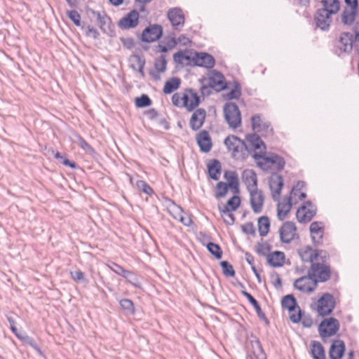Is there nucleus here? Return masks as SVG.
<instances>
[{
	"mask_svg": "<svg viewBox=\"0 0 359 359\" xmlns=\"http://www.w3.org/2000/svg\"><path fill=\"white\" fill-rule=\"evenodd\" d=\"M173 60L176 64L182 65L184 60L189 63L192 62L194 66L212 68L215 65V60L212 55L208 53L196 52L192 50H180L173 55Z\"/></svg>",
	"mask_w": 359,
	"mask_h": 359,
	"instance_id": "obj_1",
	"label": "nucleus"
},
{
	"mask_svg": "<svg viewBox=\"0 0 359 359\" xmlns=\"http://www.w3.org/2000/svg\"><path fill=\"white\" fill-rule=\"evenodd\" d=\"M224 144L226 147L228 151L231 153L232 158L237 159H245L246 158V151H249L248 146L244 140L236 135H228L225 138Z\"/></svg>",
	"mask_w": 359,
	"mask_h": 359,
	"instance_id": "obj_2",
	"label": "nucleus"
},
{
	"mask_svg": "<svg viewBox=\"0 0 359 359\" xmlns=\"http://www.w3.org/2000/svg\"><path fill=\"white\" fill-rule=\"evenodd\" d=\"M333 44L335 53L339 56L344 54L349 55L354 48L353 34L348 32H343L336 39Z\"/></svg>",
	"mask_w": 359,
	"mask_h": 359,
	"instance_id": "obj_3",
	"label": "nucleus"
},
{
	"mask_svg": "<svg viewBox=\"0 0 359 359\" xmlns=\"http://www.w3.org/2000/svg\"><path fill=\"white\" fill-rule=\"evenodd\" d=\"M317 304H311L312 310H316L318 316L324 317L330 315L336 305L335 299L332 294L326 292L317 301Z\"/></svg>",
	"mask_w": 359,
	"mask_h": 359,
	"instance_id": "obj_4",
	"label": "nucleus"
},
{
	"mask_svg": "<svg viewBox=\"0 0 359 359\" xmlns=\"http://www.w3.org/2000/svg\"><path fill=\"white\" fill-rule=\"evenodd\" d=\"M223 111L225 121L230 128L236 129L241 125V114L236 103L226 102Z\"/></svg>",
	"mask_w": 359,
	"mask_h": 359,
	"instance_id": "obj_5",
	"label": "nucleus"
},
{
	"mask_svg": "<svg viewBox=\"0 0 359 359\" xmlns=\"http://www.w3.org/2000/svg\"><path fill=\"white\" fill-rule=\"evenodd\" d=\"M340 324L337 319L331 317L323 320L318 325V333L323 341L325 338L334 335L339 330Z\"/></svg>",
	"mask_w": 359,
	"mask_h": 359,
	"instance_id": "obj_6",
	"label": "nucleus"
},
{
	"mask_svg": "<svg viewBox=\"0 0 359 359\" xmlns=\"http://www.w3.org/2000/svg\"><path fill=\"white\" fill-rule=\"evenodd\" d=\"M318 285V280H315L311 274V271H308V274L306 276H303L297 280L293 283V287L304 292V293H311L313 292Z\"/></svg>",
	"mask_w": 359,
	"mask_h": 359,
	"instance_id": "obj_7",
	"label": "nucleus"
},
{
	"mask_svg": "<svg viewBox=\"0 0 359 359\" xmlns=\"http://www.w3.org/2000/svg\"><path fill=\"white\" fill-rule=\"evenodd\" d=\"M309 271H311V274L315 280H318V283L326 282L331 276L330 267L327 264L312 263Z\"/></svg>",
	"mask_w": 359,
	"mask_h": 359,
	"instance_id": "obj_8",
	"label": "nucleus"
},
{
	"mask_svg": "<svg viewBox=\"0 0 359 359\" xmlns=\"http://www.w3.org/2000/svg\"><path fill=\"white\" fill-rule=\"evenodd\" d=\"M163 32V27L161 25L158 24L149 25L143 30L140 39L143 42H154L162 37Z\"/></svg>",
	"mask_w": 359,
	"mask_h": 359,
	"instance_id": "obj_9",
	"label": "nucleus"
},
{
	"mask_svg": "<svg viewBox=\"0 0 359 359\" xmlns=\"http://www.w3.org/2000/svg\"><path fill=\"white\" fill-rule=\"evenodd\" d=\"M334 14L325 10L321 8L317 9L314 15L316 27L323 31H328L332 22V16Z\"/></svg>",
	"mask_w": 359,
	"mask_h": 359,
	"instance_id": "obj_10",
	"label": "nucleus"
},
{
	"mask_svg": "<svg viewBox=\"0 0 359 359\" xmlns=\"http://www.w3.org/2000/svg\"><path fill=\"white\" fill-rule=\"evenodd\" d=\"M316 214V208L310 201H307L297 211L296 217L299 222H310Z\"/></svg>",
	"mask_w": 359,
	"mask_h": 359,
	"instance_id": "obj_11",
	"label": "nucleus"
},
{
	"mask_svg": "<svg viewBox=\"0 0 359 359\" xmlns=\"http://www.w3.org/2000/svg\"><path fill=\"white\" fill-rule=\"evenodd\" d=\"M269 189L271 191V196L273 201H278L281 190L284 185L283 177L278 173H273L269 180Z\"/></svg>",
	"mask_w": 359,
	"mask_h": 359,
	"instance_id": "obj_12",
	"label": "nucleus"
},
{
	"mask_svg": "<svg viewBox=\"0 0 359 359\" xmlns=\"http://www.w3.org/2000/svg\"><path fill=\"white\" fill-rule=\"evenodd\" d=\"M257 164L259 167L266 170L269 168V166L267 165L271 164V165H273L278 171H280L285 167V161L282 156L278 154L269 153L267 156L264 158V162H259Z\"/></svg>",
	"mask_w": 359,
	"mask_h": 359,
	"instance_id": "obj_13",
	"label": "nucleus"
},
{
	"mask_svg": "<svg viewBox=\"0 0 359 359\" xmlns=\"http://www.w3.org/2000/svg\"><path fill=\"white\" fill-rule=\"evenodd\" d=\"M139 18V13L132 10L118 22V26L123 30L133 29L138 25Z\"/></svg>",
	"mask_w": 359,
	"mask_h": 359,
	"instance_id": "obj_14",
	"label": "nucleus"
},
{
	"mask_svg": "<svg viewBox=\"0 0 359 359\" xmlns=\"http://www.w3.org/2000/svg\"><path fill=\"white\" fill-rule=\"evenodd\" d=\"M297 227L293 222L287 221L283 223L279 229L280 239L282 243H289L296 235Z\"/></svg>",
	"mask_w": 359,
	"mask_h": 359,
	"instance_id": "obj_15",
	"label": "nucleus"
},
{
	"mask_svg": "<svg viewBox=\"0 0 359 359\" xmlns=\"http://www.w3.org/2000/svg\"><path fill=\"white\" fill-rule=\"evenodd\" d=\"M250 202L253 212L256 214L262 211L264 195L262 190L257 189L250 192Z\"/></svg>",
	"mask_w": 359,
	"mask_h": 359,
	"instance_id": "obj_16",
	"label": "nucleus"
},
{
	"mask_svg": "<svg viewBox=\"0 0 359 359\" xmlns=\"http://www.w3.org/2000/svg\"><path fill=\"white\" fill-rule=\"evenodd\" d=\"M208 83L217 92L223 90L226 88L224 75L217 70L211 72V74L208 77Z\"/></svg>",
	"mask_w": 359,
	"mask_h": 359,
	"instance_id": "obj_17",
	"label": "nucleus"
},
{
	"mask_svg": "<svg viewBox=\"0 0 359 359\" xmlns=\"http://www.w3.org/2000/svg\"><path fill=\"white\" fill-rule=\"evenodd\" d=\"M168 18L176 30H179L184 25L185 19L183 12L180 8H173L168 11Z\"/></svg>",
	"mask_w": 359,
	"mask_h": 359,
	"instance_id": "obj_18",
	"label": "nucleus"
},
{
	"mask_svg": "<svg viewBox=\"0 0 359 359\" xmlns=\"http://www.w3.org/2000/svg\"><path fill=\"white\" fill-rule=\"evenodd\" d=\"M197 144L201 152L208 153L212 147V139L209 133L203 130L196 135Z\"/></svg>",
	"mask_w": 359,
	"mask_h": 359,
	"instance_id": "obj_19",
	"label": "nucleus"
},
{
	"mask_svg": "<svg viewBox=\"0 0 359 359\" xmlns=\"http://www.w3.org/2000/svg\"><path fill=\"white\" fill-rule=\"evenodd\" d=\"M324 226L322 222H313L310 225V232L312 241L315 246L323 243Z\"/></svg>",
	"mask_w": 359,
	"mask_h": 359,
	"instance_id": "obj_20",
	"label": "nucleus"
},
{
	"mask_svg": "<svg viewBox=\"0 0 359 359\" xmlns=\"http://www.w3.org/2000/svg\"><path fill=\"white\" fill-rule=\"evenodd\" d=\"M206 117V111L203 108L197 109L192 114L189 126L190 128L196 131L199 130L203 125Z\"/></svg>",
	"mask_w": 359,
	"mask_h": 359,
	"instance_id": "obj_21",
	"label": "nucleus"
},
{
	"mask_svg": "<svg viewBox=\"0 0 359 359\" xmlns=\"http://www.w3.org/2000/svg\"><path fill=\"white\" fill-rule=\"evenodd\" d=\"M242 177L249 193L258 189L257 174L253 170H245Z\"/></svg>",
	"mask_w": 359,
	"mask_h": 359,
	"instance_id": "obj_22",
	"label": "nucleus"
},
{
	"mask_svg": "<svg viewBox=\"0 0 359 359\" xmlns=\"http://www.w3.org/2000/svg\"><path fill=\"white\" fill-rule=\"evenodd\" d=\"M345 350V343L342 340H334L330 346L329 357L330 359H341L344 356Z\"/></svg>",
	"mask_w": 359,
	"mask_h": 359,
	"instance_id": "obj_23",
	"label": "nucleus"
},
{
	"mask_svg": "<svg viewBox=\"0 0 359 359\" xmlns=\"http://www.w3.org/2000/svg\"><path fill=\"white\" fill-rule=\"evenodd\" d=\"M92 13L96 18L100 29L104 33H107V32L110 30L111 25V18L104 11L99 12L93 10Z\"/></svg>",
	"mask_w": 359,
	"mask_h": 359,
	"instance_id": "obj_24",
	"label": "nucleus"
},
{
	"mask_svg": "<svg viewBox=\"0 0 359 359\" xmlns=\"http://www.w3.org/2000/svg\"><path fill=\"white\" fill-rule=\"evenodd\" d=\"M248 143L249 151H246L247 155L250 154L252 150H258L264 147V150H266V145L261 137L256 133L248 134L245 137Z\"/></svg>",
	"mask_w": 359,
	"mask_h": 359,
	"instance_id": "obj_25",
	"label": "nucleus"
},
{
	"mask_svg": "<svg viewBox=\"0 0 359 359\" xmlns=\"http://www.w3.org/2000/svg\"><path fill=\"white\" fill-rule=\"evenodd\" d=\"M209 176L214 180H218L222 172V164L217 159H212L207 164Z\"/></svg>",
	"mask_w": 359,
	"mask_h": 359,
	"instance_id": "obj_26",
	"label": "nucleus"
},
{
	"mask_svg": "<svg viewBox=\"0 0 359 359\" xmlns=\"http://www.w3.org/2000/svg\"><path fill=\"white\" fill-rule=\"evenodd\" d=\"M241 294L248 299V302L254 307L258 317L264 320L266 324L269 323V320L266 316L265 313L262 311L260 305L258 302L247 291L242 290Z\"/></svg>",
	"mask_w": 359,
	"mask_h": 359,
	"instance_id": "obj_27",
	"label": "nucleus"
},
{
	"mask_svg": "<svg viewBox=\"0 0 359 359\" xmlns=\"http://www.w3.org/2000/svg\"><path fill=\"white\" fill-rule=\"evenodd\" d=\"M358 13V8H345L341 14V22L346 26L352 25L355 20Z\"/></svg>",
	"mask_w": 359,
	"mask_h": 359,
	"instance_id": "obj_28",
	"label": "nucleus"
},
{
	"mask_svg": "<svg viewBox=\"0 0 359 359\" xmlns=\"http://www.w3.org/2000/svg\"><path fill=\"white\" fill-rule=\"evenodd\" d=\"M267 262L273 267H280L283 266L285 256L281 251H275L267 255Z\"/></svg>",
	"mask_w": 359,
	"mask_h": 359,
	"instance_id": "obj_29",
	"label": "nucleus"
},
{
	"mask_svg": "<svg viewBox=\"0 0 359 359\" xmlns=\"http://www.w3.org/2000/svg\"><path fill=\"white\" fill-rule=\"evenodd\" d=\"M298 254L304 262L313 263L316 260V255L314 254V250L309 245L298 250Z\"/></svg>",
	"mask_w": 359,
	"mask_h": 359,
	"instance_id": "obj_30",
	"label": "nucleus"
},
{
	"mask_svg": "<svg viewBox=\"0 0 359 359\" xmlns=\"http://www.w3.org/2000/svg\"><path fill=\"white\" fill-rule=\"evenodd\" d=\"M323 8L321 9L325 10L334 15L337 14L341 8V3L339 0H321Z\"/></svg>",
	"mask_w": 359,
	"mask_h": 359,
	"instance_id": "obj_31",
	"label": "nucleus"
},
{
	"mask_svg": "<svg viewBox=\"0 0 359 359\" xmlns=\"http://www.w3.org/2000/svg\"><path fill=\"white\" fill-rule=\"evenodd\" d=\"M74 138L72 141L74 143L78 144L86 153L93 155L95 154V149L78 133L73 134Z\"/></svg>",
	"mask_w": 359,
	"mask_h": 359,
	"instance_id": "obj_32",
	"label": "nucleus"
},
{
	"mask_svg": "<svg viewBox=\"0 0 359 359\" xmlns=\"http://www.w3.org/2000/svg\"><path fill=\"white\" fill-rule=\"evenodd\" d=\"M311 354L313 359H325V352L323 345L318 341H311Z\"/></svg>",
	"mask_w": 359,
	"mask_h": 359,
	"instance_id": "obj_33",
	"label": "nucleus"
},
{
	"mask_svg": "<svg viewBox=\"0 0 359 359\" xmlns=\"http://www.w3.org/2000/svg\"><path fill=\"white\" fill-rule=\"evenodd\" d=\"M241 205V198L238 196H233L231 198H229L226 205L224 206L223 209L219 208L220 212H228L231 211H235L238 209V208Z\"/></svg>",
	"mask_w": 359,
	"mask_h": 359,
	"instance_id": "obj_34",
	"label": "nucleus"
},
{
	"mask_svg": "<svg viewBox=\"0 0 359 359\" xmlns=\"http://www.w3.org/2000/svg\"><path fill=\"white\" fill-rule=\"evenodd\" d=\"M180 78L172 77L165 83L163 91L165 94H170L180 88Z\"/></svg>",
	"mask_w": 359,
	"mask_h": 359,
	"instance_id": "obj_35",
	"label": "nucleus"
},
{
	"mask_svg": "<svg viewBox=\"0 0 359 359\" xmlns=\"http://www.w3.org/2000/svg\"><path fill=\"white\" fill-rule=\"evenodd\" d=\"M281 304L283 308L287 309L290 312L294 311L299 308L297 300L292 294H287L282 299Z\"/></svg>",
	"mask_w": 359,
	"mask_h": 359,
	"instance_id": "obj_36",
	"label": "nucleus"
},
{
	"mask_svg": "<svg viewBox=\"0 0 359 359\" xmlns=\"http://www.w3.org/2000/svg\"><path fill=\"white\" fill-rule=\"evenodd\" d=\"M270 225L269 217L262 216L258 219V230L261 236L264 237L268 234Z\"/></svg>",
	"mask_w": 359,
	"mask_h": 359,
	"instance_id": "obj_37",
	"label": "nucleus"
},
{
	"mask_svg": "<svg viewBox=\"0 0 359 359\" xmlns=\"http://www.w3.org/2000/svg\"><path fill=\"white\" fill-rule=\"evenodd\" d=\"M186 92L189 94V97L191 98V100L189 104V111H192L200 104L201 98L198 93L192 88H187Z\"/></svg>",
	"mask_w": 359,
	"mask_h": 359,
	"instance_id": "obj_38",
	"label": "nucleus"
},
{
	"mask_svg": "<svg viewBox=\"0 0 359 359\" xmlns=\"http://www.w3.org/2000/svg\"><path fill=\"white\" fill-rule=\"evenodd\" d=\"M280 204L278 205V214L277 217L279 220L283 221L286 217V215L290 212L292 208V198L291 196H288L287 198V203L283 205V208L285 210L283 211V210L279 209Z\"/></svg>",
	"mask_w": 359,
	"mask_h": 359,
	"instance_id": "obj_39",
	"label": "nucleus"
},
{
	"mask_svg": "<svg viewBox=\"0 0 359 359\" xmlns=\"http://www.w3.org/2000/svg\"><path fill=\"white\" fill-rule=\"evenodd\" d=\"M241 95V88L238 82H235V86L230 92L224 95V98L226 100L238 99Z\"/></svg>",
	"mask_w": 359,
	"mask_h": 359,
	"instance_id": "obj_40",
	"label": "nucleus"
},
{
	"mask_svg": "<svg viewBox=\"0 0 359 359\" xmlns=\"http://www.w3.org/2000/svg\"><path fill=\"white\" fill-rule=\"evenodd\" d=\"M121 309L128 314L135 313V306L132 300L129 299H122L119 301Z\"/></svg>",
	"mask_w": 359,
	"mask_h": 359,
	"instance_id": "obj_41",
	"label": "nucleus"
},
{
	"mask_svg": "<svg viewBox=\"0 0 359 359\" xmlns=\"http://www.w3.org/2000/svg\"><path fill=\"white\" fill-rule=\"evenodd\" d=\"M229 189V184L224 182H219L216 185L215 196L221 198L226 196Z\"/></svg>",
	"mask_w": 359,
	"mask_h": 359,
	"instance_id": "obj_42",
	"label": "nucleus"
},
{
	"mask_svg": "<svg viewBox=\"0 0 359 359\" xmlns=\"http://www.w3.org/2000/svg\"><path fill=\"white\" fill-rule=\"evenodd\" d=\"M208 250L211 253L216 259H219L222 257V250L218 244L210 242L206 245Z\"/></svg>",
	"mask_w": 359,
	"mask_h": 359,
	"instance_id": "obj_43",
	"label": "nucleus"
},
{
	"mask_svg": "<svg viewBox=\"0 0 359 359\" xmlns=\"http://www.w3.org/2000/svg\"><path fill=\"white\" fill-rule=\"evenodd\" d=\"M151 100L146 94H142L141 96L137 97L135 99V106L138 108H144L149 107L151 104Z\"/></svg>",
	"mask_w": 359,
	"mask_h": 359,
	"instance_id": "obj_44",
	"label": "nucleus"
},
{
	"mask_svg": "<svg viewBox=\"0 0 359 359\" xmlns=\"http://www.w3.org/2000/svg\"><path fill=\"white\" fill-rule=\"evenodd\" d=\"M220 266L222 269V273L226 277H233L236 275L233 266L227 261H222Z\"/></svg>",
	"mask_w": 359,
	"mask_h": 359,
	"instance_id": "obj_45",
	"label": "nucleus"
},
{
	"mask_svg": "<svg viewBox=\"0 0 359 359\" xmlns=\"http://www.w3.org/2000/svg\"><path fill=\"white\" fill-rule=\"evenodd\" d=\"M154 67L159 73L165 72L167 67V60L164 55H162L158 58L155 60Z\"/></svg>",
	"mask_w": 359,
	"mask_h": 359,
	"instance_id": "obj_46",
	"label": "nucleus"
},
{
	"mask_svg": "<svg viewBox=\"0 0 359 359\" xmlns=\"http://www.w3.org/2000/svg\"><path fill=\"white\" fill-rule=\"evenodd\" d=\"M271 249V246L267 243L258 242L256 245V252L260 256H266L267 252Z\"/></svg>",
	"mask_w": 359,
	"mask_h": 359,
	"instance_id": "obj_47",
	"label": "nucleus"
},
{
	"mask_svg": "<svg viewBox=\"0 0 359 359\" xmlns=\"http://www.w3.org/2000/svg\"><path fill=\"white\" fill-rule=\"evenodd\" d=\"M131 57L134 61V63L131 64V68L134 70L139 69L140 65H142V67L145 66L146 60L143 55H133Z\"/></svg>",
	"mask_w": 359,
	"mask_h": 359,
	"instance_id": "obj_48",
	"label": "nucleus"
},
{
	"mask_svg": "<svg viewBox=\"0 0 359 359\" xmlns=\"http://www.w3.org/2000/svg\"><path fill=\"white\" fill-rule=\"evenodd\" d=\"M127 281L136 288H141V283L138 280L137 276L132 271H128L124 276Z\"/></svg>",
	"mask_w": 359,
	"mask_h": 359,
	"instance_id": "obj_49",
	"label": "nucleus"
},
{
	"mask_svg": "<svg viewBox=\"0 0 359 359\" xmlns=\"http://www.w3.org/2000/svg\"><path fill=\"white\" fill-rule=\"evenodd\" d=\"M67 15L77 27H81V15L76 10L67 11Z\"/></svg>",
	"mask_w": 359,
	"mask_h": 359,
	"instance_id": "obj_50",
	"label": "nucleus"
},
{
	"mask_svg": "<svg viewBox=\"0 0 359 359\" xmlns=\"http://www.w3.org/2000/svg\"><path fill=\"white\" fill-rule=\"evenodd\" d=\"M136 186L138 189L148 195H151L154 192L152 188L144 180H137L136 182Z\"/></svg>",
	"mask_w": 359,
	"mask_h": 359,
	"instance_id": "obj_51",
	"label": "nucleus"
},
{
	"mask_svg": "<svg viewBox=\"0 0 359 359\" xmlns=\"http://www.w3.org/2000/svg\"><path fill=\"white\" fill-rule=\"evenodd\" d=\"M224 179L228 182L227 184H231V183H235L238 182V174L236 171L226 170L224 174Z\"/></svg>",
	"mask_w": 359,
	"mask_h": 359,
	"instance_id": "obj_52",
	"label": "nucleus"
},
{
	"mask_svg": "<svg viewBox=\"0 0 359 359\" xmlns=\"http://www.w3.org/2000/svg\"><path fill=\"white\" fill-rule=\"evenodd\" d=\"M251 121L252 129L257 133L261 132L260 128L262 127L263 122L261 119L260 116L259 114H255L252 116L251 118Z\"/></svg>",
	"mask_w": 359,
	"mask_h": 359,
	"instance_id": "obj_53",
	"label": "nucleus"
},
{
	"mask_svg": "<svg viewBox=\"0 0 359 359\" xmlns=\"http://www.w3.org/2000/svg\"><path fill=\"white\" fill-rule=\"evenodd\" d=\"M314 254L316 255V259H319L321 262L320 263L326 264L330 258L328 253L323 250H316Z\"/></svg>",
	"mask_w": 359,
	"mask_h": 359,
	"instance_id": "obj_54",
	"label": "nucleus"
},
{
	"mask_svg": "<svg viewBox=\"0 0 359 359\" xmlns=\"http://www.w3.org/2000/svg\"><path fill=\"white\" fill-rule=\"evenodd\" d=\"M251 344L254 354H257V355H259V354H263L264 355L262 344L259 339L251 341Z\"/></svg>",
	"mask_w": 359,
	"mask_h": 359,
	"instance_id": "obj_55",
	"label": "nucleus"
},
{
	"mask_svg": "<svg viewBox=\"0 0 359 359\" xmlns=\"http://www.w3.org/2000/svg\"><path fill=\"white\" fill-rule=\"evenodd\" d=\"M81 28L86 29V34L87 36L93 37L94 39H96L100 36L98 31L90 25H88L86 27L83 25L81 26Z\"/></svg>",
	"mask_w": 359,
	"mask_h": 359,
	"instance_id": "obj_56",
	"label": "nucleus"
},
{
	"mask_svg": "<svg viewBox=\"0 0 359 359\" xmlns=\"http://www.w3.org/2000/svg\"><path fill=\"white\" fill-rule=\"evenodd\" d=\"M241 229L243 233L250 235L255 234V229L252 222H247L241 226Z\"/></svg>",
	"mask_w": 359,
	"mask_h": 359,
	"instance_id": "obj_57",
	"label": "nucleus"
},
{
	"mask_svg": "<svg viewBox=\"0 0 359 359\" xmlns=\"http://www.w3.org/2000/svg\"><path fill=\"white\" fill-rule=\"evenodd\" d=\"M21 341L27 344H29L37 351H40V348L37 346L36 341L32 337H30L27 335H24L23 337H22Z\"/></svg>",
	"mask_w": 359,
	"mask_h": 359,
	"instance_id": "obj_58",
	"label": "nucleus"
},
{
	"mask_svg": "<svg viewBox=\"0 0 359 359\" xmlns=\"http://www.w3.org/2000/svg\"><path fill=\"white\" fill-rule=\"evenodd\" d=\"M271 282L273 285L276 289H280L282 287V280L278 273H275L271 276Z\"/></svg>",
	"mask_w": 359,
	"mask_h": 359,
	"instance_id": "obj_59",
	"label": "nucleus"
},
{
	"mask_svg": "<svg viewBox=\"0 0 359 359\" xmlns=\"http://www.w3.org/2000/svg\"><path fill=\"white\" fill-rule=\"evenodd\" d=\"M112 265L113 266H111V269L116 274L121 276L124 278L128 270L124 269L121 266H120L116 263H113Z\"/></svg>",
	"mask_w": 359,
	"mask_h": 359,
	"instance_id": "obj_60",
	"label": "nucleus"
},
{
	"mask_svg": "<svg viewBox=\"0 0 359 359\" xmlns=\"http://www.w3.org/2000/svg\"><path fill=\"white\" fill-rule=\"evenodd\" d=\"M301 322L304 327H311L313 323V318L309 314L303 315Z\"/></svg>",
	"mask_w": 359,
	"mask_h": 359,
	"instance_id": "obj_61",
	"label": "nucleus"
},
{
	"mask_svg": "<svg viewBox=\"0 0 359 359\" xmlns=\"http://www.w3.org/2000/svg\"><path fill=\"white\" fill-rule=\"evenodd\" d=\"M71 277L76 282H83L85 280L84 273L81 271H72Z\"/></svg>",
	"mask_w": 359,
	"mask_h": 359,
	"instance_id": "obj_62",
	"label": "nucleus"
},
{
	"mask_svg": "<svg viewBox=\"0 0 359 359\" xmlns=\"http://www.w3.org/2000/svg\"><path fill=\"white\" fill-rule=\"evenodd\" d=\"M260 129H261L260 133H262L263 135H267L271 134L273 132V128L269 122L263 123Z\"/></svg>",
	"mask_w": 359,
	"mask_h": 359,
	"instance_id": "obj_63",
	"label": "nucleus"
},
{
	"mask_svg": "<svg viewBox=\"0 0 359 359\" xmlns=\"http://www.w3.org/2000/svg\"><path fill=\"white\" fill-rule=\"evenodd\" d=\"M121 41L123 46L125 48H128V49H131L135 46L134 39L133 38H130V37H128V38H121Z\"/></svg>",
	"mask_w": 359,
	"mask_h": 359,
	"instance_id": "obj_64",
	"label": "nucleus"
}]
</instances>
